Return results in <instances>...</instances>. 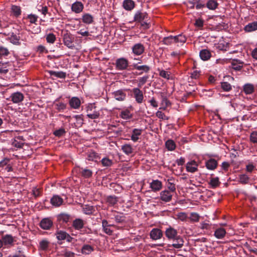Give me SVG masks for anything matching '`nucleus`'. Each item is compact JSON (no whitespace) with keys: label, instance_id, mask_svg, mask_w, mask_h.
I'll list each match as a JSON object with an SVG mask.
<instances>
[{"label":"nucleus","instance_id":"bf43d9fd","mask_svg":"<svg viewBox=\"0 0 257 257\" xmlns=\"http://www.w3.org/2000/svg\"><path fill=\"white\" fill-rule=\"evenodd\" d=\"M171 180V179H169L168 180V182L167 184V187L169 189V191H170L172 193H173L176 191V187L174 183L170 182Z\"/></svg>","mask_w":257,"mask_h":257},{"label":"nucleus","instance_id":"2eb2a0df","mask_svg":"<svg viewBox=\"0 0 257 257\" xmlns=\"http://www.w3.org/2000/svg\"><path fill=\"white\" fill-rule=\"evenodd\" d=\"M83 5L80 2H76L73 3L71 6L72 11L75 13H80L83 11Z\"/></svg>","mask_w":257,"mask_h":257},{"label":"nucleus","instance_id":"4d7b16f0","mask_svg":"<svg viewBox=\"0 0 257 257\" xmlns=\"http://www.w3.org/2000/svg\"><path fill=\"white\" fill-rule=\"evenodd\" d=\"M38 10L41 12L44 16L48 13V9L47 6H42L41 5L38 7Z\"/></svg>","mask_w":257,"mask_h":257},{"label":"nucleus","instance_id":"338daca9","mask_svg":"<svg viewBox=\"0 0 257 257\" xmlns=\"http://www.w3.org/2000/svg\"><path fill=\"white\" fill-rule=\"evenodd\" d=\"M97 157V154L93 151L89 152L88 154V159L89 161H94Z\"/></svg>","mask_w":257,"mask_h":257},{"label":"nucleus","instance_id":"dca6fc26","mask_svg":"<svg viewBox=\"0 0 257 257\" xmlns=\"http://www.w3.org/2000/svg\"><path fill=\"white\" fill-rule=\"evenodd\" d=\"M78 171L80 175L84 178H90L92 175V171L88 169L78 168Z\"/></svg>","mask_w":257,"mask_h":257},{"label":"nucleus","instance_id":"5fc2aeb1","mask_svg":"<svg viewBox=\"0 0 257 257\" xmlns=\"http://www.w3.org/2000/svg\"><path fill=\"white\" fill-rule=\"evenodd\" d=\"M56 109L59 111L64 110L66 107V104L63 102H58L55 104Z\"/></svg>","mask_w":257,"mask_h":257},{"label":"nucleus","instance_id":"37998d69","mask_svg":"<svg viewBox=\"0 0 257 257\" xmlns=\"http://www.w3.org/2000/svg\"><path fill=\"white\" fill-rule=\"evenodd\" d=\"M165 145L167 149L169 151H173L175 150L176 148V145L175 142L171 140H168L166 142Z\"/></svg>","mask_w":257,"mask_h":257},{"label":"nucleus","instance_id":"4be33fe9","mask_svg":"<svg viewBox=\"0 0 257 257\" xmlns=\"http://www.w3.org/2000/svg\"><path fill=\"white\" fill-rule=\"evenodd\" d=\"M80 100L76 97H73L69 100V105L72 108L74 109L78 108L80 107Z\"/></svg>","mask_w":257,"mask_h":257},{"label":"nucleus","instance_id":"ea45409f","mask_svg":"<svg viewBox=\"0 0 257 257\" xmlns=\"http://www.w3.org/2000/svg\"><path fill=\"white\" fill-rule=\"evenodd\" d=\"M162 42L164 44L169 45L175 43L174 36H170L163 38Z\"/></svg>","mask_w":257,"mask_h":257},{"label":"nucleus","instance_id":"e2e57ef3","mask_svg":"<svg viewBox=\"0 0 257 257\" xmlns=\"http://www.w3.org/2000/svg\"><path fill=\"white\" fill-rule=\"evenodd\" d=\"M87 116L91 119L97 118L99 116V112L97 111H94L92 113H87Z\"/></svg>","mask_w":257,"mask_h":257},{"label":"nucleus","instance_id":"bb28decb","mask_svg":"<svg viewBox=\"0 0 257 257\" xmlns=\"http://www.w3.org/2000/svg\"><path fill=\"white\" fill-rule=\"evenodd\" d=\"M135 6V2L132 0H125L123 3V8L127 11L133 10Z\"/></svg>","mask_w":257,"mask_h":257},{"label":"nucleus","instance_id":"ddd939ff","mask_svg":"<svg viewBox=\"0 0 257 257\" xmlns=\"http://www.w3.org/2000/svg\"><path fill=\"white\" fill-rule=\"evenodd\" d=\"M3 244L12 246L14 244V238L12 235L6 234L3 235L2 238Z\"/></svg>","mask_w":257,"mask_h":257},{"label":"nucleus","instance_id":"473e14b6","mask_svg":"<svg viewBox=\"0 0 257 257\" xmlns=\"http://www.w3.org/2000/svg\"><path fill=\"white\" fill-rule=\"evenodd\" d=\"M123 152L127 155L131 154L133 152V148L131 145L125 144L121 146Z\"/></svg>","mask_w":257,"mask_h":257},{"label":"nucleus","instance_id":"412c9836","mask_svg":"<svg viewBox=\"0 0 257 257\" xmlns=\"http://www.w3.org/2000/svg\"><path fill=\"white\" fill-rule=\"evenodd\" d=\"M63 202V199L58 195H54L51 199V204L55 206H60Z\"/></svg>","mask_w":257,"mask_h":257},{"label":"nucleus","instance_id":"c756f323","mask_svg":"<svg viewBox=\"0 0 257 257\" xmlns=\"http://www.w3.org/2000/svg\"><path fill=\"white\" fill-rule=\"evenodd\" d=\"M49 73L52 76H54L57 78H65L66 76L65 72L63 71H49Z\"/></svg>","mask_w":257,"mask_h":257},{"label":"nucleus","instance_id":"39448f33","mask_svg":"<svg viewBox=\"0 0 257 257\" xmlns=\"http://www.w3.org/2000/svg\"><path fill=\"white\" fill-rule=\"evenodd\" d=\"M132 91L134 94L136 101L138 103H142L144 99V95L142 91L139 88H134Z\"/></svg>","mask_w":257,"mask_h":257},{"label":"nucleus","instance_id":"6e6552de","mask_svg":"<svg viewBox=\"0 0 257 257\" xmlns=\"http://www.w3.org/2000/svg\"><path fill=\"white\" fill-rule=\"evenodd\" d=\"M165 235L169 239H174L179 236L177 230L171 227L166 229Z\"/></svg>","mask_w":257,"mask_h":257},{"label":"nucleus","instance_id":"69168bd1","mask_svg":"<svg viewBox=\"0 0 257 257\" xmlns=\"http://www.w3.org/2000/svg\"><path fill=\"white\" fill-rule=\"evenodd\" d=\"M24 143L23 141H19L15 138L13 142V145L17 148H21L23 147Z\"/></svg>","mask_w":257,"mask_h":257},{"label":"nucleus","instance_id":"2f4dec72","mask_svg":"<svg viewBox=\"0 0 257 257\" xmlns=\"http://www.w3.org/2000/svg\"><path fill=\"white\" fill-rule=\"evenodd\" d=\"M11 11L13 15L16 17H18L21 15V9L20 6L12 5L11 7Z\"/></svg>","mask_w":257,"mask_h":257},{"label":"nucleus","instance_id":"c03bdc74","mask_svg":"<svg viewBox=\"0 0 257 257\" xmlns=\"http://www.w3.org/2000/svg\"><path fill=\"white\" fill-rule=\"evenodd\" d=\"M66 234L67 233L66 232L60 230L57 231L55 235L56 236V238H57V239L59 240H63L65 239V238H66Z\"/></svg>","mask_w":257,"mask_h":257},{"label":"nucleus","instance_id":"a19ab883","mask_svg":"<svg viewBox=\"0 0 257 257\" xmlns=\"http://www.w3.org/2000/svg\"><path fill=\"white\" fill-rule=\"evenodd\" d=\"M174 41L175 43H184L186 41V38L182 35L174 36Z\"/></svg>","mask_w":257,"mask_h":257},{"label":"nucleus","instance_id":"72a5a7b5","mask_svg":"<svg viewBox=\"0 0 257 257\" xmlns=\"http://www.w3.org/2000/svg\"><path fill=\"white\" fill-rule=\"evenodd\" d=\"M83 211L85 214L91 215L95 211V209L93 206L85 205L83 207Z\"/></svg>","mask_w":257,"mask_h":257},{"label":"nucleus","instance_id":"f257e3e1","mask_svg":"<svg viewBox=\"0 0 257 257\" xmlns=\"http://www.w3.org/2000/svg\"><path fill=\"white\" fill-rule=\"evenodd\" d=\"M64 44L70 49H73L75 46L74 44V38L69 33L66 32L64 34L63 37Z\"/></svg>","mask_w":257,"mask_h":257},{"label":"nucleus","instance_id":"603ef678","mask_svg":"<svg viewBox=\"0 0 257 257\" xmlns=\"http://www.w3.org/2000/svg\"><path fill=\"white\" fill-rule=\"evenodd\" d=\"M149 78V76H145L142 77H140L139 79V83H138V86L140 87H141L144 84H145L147 81H148V79Z\"/></svg>","mask_w":257,"mask_h":257},{"label":"nucleus","instance_id":"9b49d317","mask_svg":"<svg viewBox=\"0 0 257 257\" xmlns=\"http://www.w3.org/2000/svg\"><path fill=\"white\" fill-rule=\"evenodd\" d=\"M132 51L135 55H140L144 53L145 47L143 44L137 43L133 46Z\"/></svg>","mask_w":257,"mask_h":257},{"label":"nucleus","instance_id":"6ab92c4d","mask_svg":"<svg viewBox=\"0 0 257 257\" xmlns=\"http://www.w3.org/2000/svg\"><path fill=\"white\" fill-rule=\"evenodd\" d=\"M217 162L214 159H210L205 163L206 168L211 170L215 169L217 166Z\"/></svg>","mask_w":257,"mask_h":257},{"label":"nucleus","instance_id":"f3484780","mask_svg":"<svg viewBox=\"0 0 257 257\" xmlns=\"http://www.w3.org/2000/svg\"><path fill=\"white\" fill-rule=\"evenodd\" d=\"M174 242L172 245H168L169 246H173L175 248H180L184 245V240L180 236L174 239Z\"/></svg>","mask_w":257,"mask_h":257},{"label":"nucleus","instance_id":"4c0bfd02","mask_svg":"<svg viewBox=\"0 0 257 257\" xmlns=\"http://www.w3.org/2000/svg\"><path fill=\"white\" fill-rule=\"evenodd\" d=\"M220 182L219 180L218 177L211 178L210 179L209 184L211 186L212 188H215L220 185Z\"/></svg>","mask_w":257,"mask_h":257},{"label":"nucleus","instance_id":"4468645a","mask_svg":"<svg viewBox=\"0 0 257 257\" xmlns=\"http://www.w3.org/2000/svg\"><path fill=\"white\" fill-rule=\"evenodd\" d=\"M112 95L118 101H123L126 98V94L122 90H118L113 92Z\"/></svg>","mask_w":257,"mask_h":257},{"label":"nucleus","instance_id":"f8f14e48","mask_svg":"<svg viewBox=\"0 0 257 257\" xmlns=\"http://www.w3.org/2000/svg\"><path fill=\"white\" fill-rule=\"evenodd\" d=\"M10 97L14 103H18L23 100L24 96L23 93L17 92L12 93Z\"/></svg>","mask_w":257,"mask_h":257},{"label":"nucleus","instance_id":"49530a36","mask_svg":"<svg viewBox=\"0 0 257 257\" xmlns=\"http://www.w3.org/2000/svg\"><path fill=\"white\" fill-rule=\"evenodd\" d=\"M58 219L60 221L67 223L69 220L70 216L66 214H61L58 216Z\"/></svg>","mask_w":257,"mask_h":257},{"label":"nucleus","instance_id":"e433bc0d","mask_svg":"<svg viewBox=\"0 0 257 257\" xmlns=\"http://www.w3.org/2000/svg\"><path fill=\"white\" fill-rule=\"evenodd\" d=\"M161 104L162 106L160 108V109L165 110L168 106L171 105V103L166 97L162 96Z\"/></svg>","mask_w":257,"mask_h":257},{"label":"nucleus","instance_id":"79ce46f5","mask_svg":"<svg viewBox=\"0 0 257 257\" xmlns=\"http://www.w3.org/2000/svg\"><path fill=\"white\" fill-rule=\"evenodd\" d=\"M93 250V247L89 245H84L82 248V253L85 254L90 253Z\"/></svg>","mask_w":257,"mask_h":257},{"label":"nucleus","instance_id":"f704fd0d","mask_svg":"<svg viewBox=\"0 0 257 257\" xmlns=\"http://www.w3.org/2000/svg\"><path fill=\"white\" fill-rule=\"evenodd\" d=\"M113 212L114 213L113 216L116 222L122 223L125 221V217L123 215L122 213H118L116 211Z\"/></svg>","mask_w":257,"mask_h":257},{"label":"nucleus","instance_id":"6e6d98bb","mask_svg":"<svg viewBox=\"0 0 257 257\" xmlns=\"http://www.w3.org/2000/svg\"><path fill=\"white\" fill-rule=\"evenodd\" d=\"M101 163L103 166L109 167L111 166L112 162L111 160L109 159L108 158H105L102 159Z\"/></svg>","mask_w":257,"mask_h":257},{"label":"nucleus","instance_id":"680f3d73","mask_svg":"<svg viewBox=\"0 0 257 257\" xmlns=\"http://www.w3.org/2000/svg\"><path fill=\"white\" fill-rule=\"evenodd\" d=\"M107 202L111 205H114L117 202V198L113 196H109L107 198Z\"/></svg>","mask_w":257,"mask_h":257},{"label":"nucleus","instance_id":"1a4fd4ad","mask_svg":"<svg viewBox=\"0 0 257 257\" xmlns=\"http://www.w3.org/2000/svg\"><path fill=\"white\" fill-rule=\"evenodd\" d=\"M150 237L153 240L160 239L163 236L162 230L159 228H153L150 232Z\"/></svg>","mask_w":257,"mask_h":257},{"label":"nucleus","instance_id":"8fccbe9b","mask_svg":"<svg viewBox=\"0 0 257 257\" xmlns=\"http://www.w3.org/2000/svg\"><path fill=\"white\" fill-rule=\"evenodd\" d=\"M249 140L252 143H257V131H253L250 134Z\"/></svg>","mask_w":257,"mask_h":257},{"label":"nucleus","instance_id":"3c124183","mask_svg":"<svg viewBox=\"0 0 257 257\" xmlns=\"http://www.w3.org/2000/svg\"><path fill=\"white\" fill-rule=\"evenodd\" d=\"M222 89L225 91H229L231 89V86L227 82H223L221 83Z\"/></svg>","mask_w":257,"mask_h":257},{"label":"nucleus","instance_id":"0e129e2a","mask_svg":"<svg viewBox=\"0 0 257 257\" xmlns=\"http://www.w3.org/2000/svg\"><path fill=\"white\" fill-rule=\"evenodd\" d=\"M242 63H239L238 64L235 62V60H233L232 62V69L235 70H240L242 67Z\"/></svg>","mask_w":257,"mask_h":257},{"label":"nucleus","instance_id":"a878e982","mask_svg":"<svg viewBox=\"0 0 257 257\" xmlns=\"http://www.w3.org/2000/svg\"><path fill=\"white\" fill-rule=\"evenodd\" d=\"M133 67H134V68L136 70L142 71V72L139 73L140 75L142 73H143V72L147 73L150 70V67L149 66L146 65H139L138 64H134Z\"/></svg>","mask_w":257,"mask_h":257},{"label":"nucleus","instance_id":"58836bf2","mask_svg":"<svg viewBox=\"0 0 257 257\" xmlns=\"http://www.w3.org/2000/svg\"><path fill=\"white\" fill-rule=\"evenodd\" d=\"M120 116L124 119H127L131 118L132 115L130 110L125 109L120 112Z\"/></svg>","mask_w":257,"mask_h":257},{"label":"nucleus","instance_id":"393cba45","mask_svg":"<svg viewBox=\"0 0 257 257\" xmlns=\"http://www.w3.org/2000/svg\"><path fill=\"white\" fill-rule=\"evenodd\" d=\"M256 30H257V22L256 21L248 23L244 28V30L246 32H251L255 31Z\"/></svg>","mask_w":257,"mask_h":257},{"label":"nucleus","instance_id":"9d476101","mask_svg":"<svg viewBox=\"0 0 257 257\" xmlns=\"http://www.w3.org/2000/svg\"><path fill=\"white\" fill-rule=\"evenodd\" d=\"M172 198V193L170 191L165 190L160 193V199L165 202H169Z\"/></svg>","mask_w":257,"mask_h":257},{"label":"nucleus","instance_id":"aec40b11","mask_svg":"<svg viewBox=\"0 0 257 257\" xmlns=\"http://www.w3.org/2000/svg\"><path fill=\"white\" fill-rule=\"evenodd\" d=\"M84 221L80 218H77L73 220L72 226L76 230H80L83 228Z\"/></svg>","mask_w":257,"mask_h":257},{"label":"nucleus","instance_id":"7ed1b4c3","mask_svg":"<svg viewBox=\"0 0 257 257\" xmlns=\"http://www.w3.org/2000/svg\"><path fill=\"white\" fill-rule=\"evenodd\" d=\"M10 160L5 158L0 162V171H6L8 172L13 171L12 166L9 164Z\"/></svg>","mask_w":257,"mask_h":257},{"label":"nucleus","instance_id":"c85d7f7f","mask_svg":"<svg viewBox=\"0 0 257 257\" xmlns=\"http://www.w3.org/2000/svg\"><path fill=\"white\" fill-rule=\"evenodd\" d=\"M243 91L246 94H251L254 91V85L252 84L247 83L243 86Z\"/></svg>","mask_w":257,"mask_h":257},{"label":"nucleus","instance_id":"f03ea898","mask_svg":"<svg viewBox=\"0 0 257 257\" xmlns=\"http://www.w3.org/2000/svg\"><path fill=\"white\" fill-rule=\"evenodd\" d=\"M128 66V61L124 58L117 59L115 62V67L116 69L123 70L126 69Z\"/></svg>","mask_w":257,"mask_h":257},{"label":"nucleus","instance_id":"b1692460","mask_svg":"<svg viewBox=\"0 0 257 257\" xmlns=\"http://www.w3.org/2000/svg\"><path fill=\"white\" fill-rule=\"evenodd\" d=\"M226 232L223 228H218L214 231V236L218 239H222L226 235Z\"/></svg>","mask_w":257,"mask_h":257},{"label":"nucleus","instance_id":"a211bd4d","mask_svg":"<svg viewBox=\"0 0 257 257\" xmlns=\"http://www.w3.org/2000/svg\"><path fill=\"white\" fill-rule=\"evenodd\" d=\"M150 187L153 191L156 192L160 190L162 187V182L158 180H153L152 183H150Z\"/></svg>","mask_w":257,"mask_h":257},{"label":"nucleus","instance_id":"7c9ffc66","mask_svg":"<svg viewBox=\"0 0 257 257\" xmlns=\"http://www.w3.org/2000/svg\"><path fill=\"white\" fill-rule=\"evenodd\" d=\"M142 130L135 128L133 131L131 139L134 142H137L139 140V136L142 134Z\"/></svg>","mask_w":257,"mask_h":257},{"label":"nucleus","instance_id":"864d4df0","mask_svg":"<svg viewBox=\"0 0 257 257\" xmlns=\"http://www.w3.org/2000/svg\"><path fill=\"white\" fill-rule=\"evenodd\" d=\"M38 17L36 15L30 14L27 16V19L31 24H35L38 20Z\"/></svg>","mask_w":257,"mask_h":257},{"label":"nucleus","instance_id":"13d9d810","mask_svg":"<svg viewBox=\"0 0 257 257\" xmlns=\"http://www.w3.org/2000/svg\"><path fill=\"white\" fill-rule=\"evenodd\" d=\"M156 116L159 118L163 119V120H168L169 117L166 116L164 113H163L161 111L158 110L156 113Z\"/></svg>","mask_w":257,"mask_h":257},{"label":"nucleus","instance_id":"a18cd8bd","mask_svg":"<svg viewBox=\"0 0 257 257\" xmlns=\"http://www.w3.org/2000/svg\"><path fill=\"white\" fill-rule=\"evenodd\" d=\"M46 39L48 43L53 44L56 41V36L53 33H49L46 36Z\"/></svg>","mask_w":257,"mask_h":257},{"label":"nucleus","instance_id":"cd10ccee","mask_svg":"<svg viewBox=\"0 0 257 257\" xmlns=\"http://www.w3.org/2000/svg\"><path fill=\"white\" fill-rule=\"evenodd\" d=\"M210 52L207 49H203L200 52V57L204 61L209 60L211 57Z\"/></svg>","mask_w":257,"mask_h":257},{"label":"nucleus","instance_id":"c9c22d12","mask_svg":"<svg viewBox=\"0 0 257 257\" xmlns=\"http://www.w3.org/2000/svg\"><path fill=\"white\" fill-rule=\"evenodd\" d=\"M218 6V4L216 0H209L206 3V7L211 10L216 9Z\"/></svg>","mask_w":257,"mask_h":257},{"label":"nucleus","instance_id":"052dcab7","mask_svg":"<svg viewBox=\"0 0 257 257\" xmlns=\"http://www.w3.org/2000/svg\"><path fill=\"white\" fill-rule=\"evenodd\" d=\"M159 71V75L163 78L169 79L170 78V74L168 72L164 70H158Z\"/></svg>","mask_w":257,"mask_h":257},{"label":"nucleus","instance_id":"0eeeda50","mask_svg":"<svg viewBox=\"0 0 257 257\" xmlns=\"http://www.w3.org/2000/svg\"><path fill=\"white\" fill-rule=\"evenodd\" d=\"M52 225L53 221L49 218H43L40 223V227L45 230L49 229Z\"/></svg>","mask_w":257,"mask_h":257},{"label":"nucleus","instance_id":"774afa93","mask_svg":"<svg viewBox=\"0 0 257 257\" xmlns=\"http://www.w3.org/2000/svg\"><path fill=\"white\" fill-rule=\"evenodd\" d=\"M190 220L194 222H198L199 220L200 216L196 213H191L190 216Z\"/></svg>","mask_w":257,"mask_h":257},{"label":"nucleus","instance_id":"423d86ee","mask_svg":"<svg viewBox=\"0 0 257 257\" xmlns=\"http://www.w3.org/2000/svg\"><path fill=\"white\" fill-rule=\"evenodd\" d=\"M148 14L146 12H137L134 16V21L136 22H143L148 18Z\"/></svg>","mask_w":257,"mask_h":257},{"label":"nucleus","instance_id":"5701e85b","mask_svg":"<svg viewBox=\"0 0 257 257\" xmlns=\"http://www.w3.org/2000/svg\"><path fill=\"white\" fill-rule=\"evenodd\" d=\"M81 19L82 22L86 24H91L94 21L93 17L88 13L84 14Z\"/></svg>","mask_w":257,"mask_h":257},{"label":"nucleus","instance_id":"09e8293b","mask_svg":"<svg viewBox=\"0 0 257 257\" xmlns=\"http://www.w3.org/2000/svg\"><path fill=\"white\" fill-rule=\"evenodd\" d=\"M239 179L240 183L246 184L248 183L249 178L247 175L242 174L239 176Z\"/></svg>","mask_w":257,"mask_h":257},{"label":"nucleus","instance_id":"20e7f679","mask_svg":"<svg viewBox=\"0 0 257 257\" xmlns=\"http://www.w3.org/2000/svg\"><path fill=\"white\" fill-rule=\"evenodd\" d=\"M198 164L195 160H191L187 163L186 165V171L192 173L198 171Z\"/></svg>","mask_w":257,"mask_h":257},{"label":"nucleus","instance_id":"de8ad7c7","mask_svg":"<svg viewBox=\"0 0 257 257\" xmlns=\"http://www.w3.org/2000/svg\"><path fill=\"white\" fill-rule=\"evenodd\" d=\"M49 242L46 239H43L40 242L39 246L41 249L45 250L49 246Z\"/></svg>","mask_w":257,"mask_h":257}]
</instances>
